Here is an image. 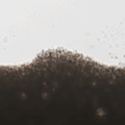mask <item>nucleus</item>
<instances>
[{"label": "nucleus", "instance_id": "nucleus-1", "mask_svg": "<svg viewBox=\"0 0 125 125\" xmlns=\"http://www.w3.org/2000/svg\"><path fill=\"white\" fill-rule=\"evenodd\" d=\"M41 97L42 98V99H43V98L42 97V95H41Z\"/></svg>", "mask_w": 125, "mask_h": 125}, {"label": "nucleus", "instance_id": "nucleus-2", "mask_svg": "<svg viewBox=\"0 0 125 125\" xmlns=\"http://www.w3.org/2000/svg\"><path fill=\"white\" fill-rule=\"evenodd\" d=\"M42 87H43L44 86V85H43V84H42Z\"/></svg>", "mask_w": 125, "mask_h": 125}, {"label": "nucleus", "instance_id": "nucleus-3", "mask_svg": "<svg viewBox=\"0 0 125 125\" xmlns=\"http://www.w3.org/2000/svg\"><path fill=\"white\" fill-rule=\"evenodd\" d=\"M102 107V108H103L104 107V106H102V107Z\"/></svg>", "mask_w": 125, "mask_h": 125}, {"label": "nucleus", "instance_id": "nucleus-4", "mask_svg": "<svg viewBox=\"0 0 125 125\" xmlns=\"http://www.w3.org/2000/svg\"><path fill=\"white\" fill-rule=\"evenodd\" d=\"M72 62V61L71 60H70V62Z\"/></svg>", "mask_w": 125, "mask_h": 125}, {"label": "nucleus", "instance_id": "nucleus-5", "mask_svg": "<svg viewBox=\"0 0 125 125\" xmlns=\"http://www.w3.org/2000/svg\"><path fill=\"white\" fill-rule=\"evenodd\" d=\"M105 108H106V107H105Z\"/></svg>", "mask_w": 125, "mask_h": 125}]
</instances>
